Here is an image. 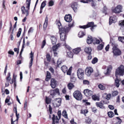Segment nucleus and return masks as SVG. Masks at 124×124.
I'll return each instance as SVG.
<instances>
[{"mask_svg": "<svg viewBox=\"0 0 124 124\" xmlns=\"http://www.w3.org/2000/svg\"><path fill=\"white\" fill-rule=\"evenodd\" d=\"M74 23V22L73 21L71 23H70L69 24L68 26L66 25L62 27L60 21H58L56 24L58 26L59 32L60 35V38L62 40L64 41L66 39L67 34L69 32L70 28L73 26Z\"/></svg>", "mask_w": 124, "mask_h": 124, "instance_id": "obj_1", "label": "nucleus"}, {"mask_svg": "<svg viewBox=\"0 0 124 124\" xmlns=\"http://www.w3.org/2000/svg\"><path fill=\"white\" fill-rule=\"evenodd\" d=\"M115 74L116 77L118 75L123 76L124 74V66L123 65H121L116 69Z\"/></svg>", "mask_w": 124, "mask_h": 124, "instance_id": "obj_2", "label": "nucleus"}, {"mask_svg": "<svg viewBox=\"0 0 124 124\" xmlns=\"http://www.w3.org/2000/svg\"><path fill=\"white\" fill-rule=\"evenodd\" d=\"M112 46L113 47L112 49L113 52L115 55H118L121 54V51L117 47V45L114 43H112Z\"/></svg>", "mask_w": 124, "mask_h": 124, "instance_id": "obj_3", "label": "nucleus"}, {"mask_svg": "<svg viewBox=\"0 0 124 124\" xmlns=\"http://www.w3.org/2000/svg\"><path fill=\"white\" fill-rule=\"evenodd\" d=\"M96 26V25L94 24V23L93 22H89L87 25L83 26H80L79 27L80 28L83 29H85L89 27H91L90 28L91 30L93 31L94 29V27Z\"/></svg>", "mask_w": 124, "mask_h": 124, "instance_id": "obj_4", "label": "nucleus"}, {"mask_svg": "<svg viewBox=\"0 0 124 124\" xmlns=\"http://www.w3.org/2000/svg\"><path fill=\"white\" fill-rule=\"evenodd\" d=\"M73 95L74 98L78 100H81L82 98L81 92L78 90L75 91L73 93Z\"/></svg>", "mask_w": 124, "mask_h": 124, "instance_id": "obj_5", "label": "nucleus"}, {"mask_svg": "<svg viewBox=\"0 0 124 124\" xmlns=\"http://www.w3.org/2000/svg\"><path fill=\"white\" fill-rule=\"evenodd\" d=\"M122 7L120 5H118L115 8H112V12L116 13H118L122 11Z\"/></svg>", "mask_w": 124, "mask_h": 124, "instance_id": "obj_6", "label": "nucleus"}, {"mask_svg": "<svg viewBox=\"0 0 124 124\" xmlns=\"http://www.w3.org/2000/svg\"><path fill=\"white\" fill-rule=\"evenodd\" d=\"M77 75L78 78L80 79H83L84 78V70L81 69H79L77 70Z\"/></svg>", "mask_w": 124, "mask_h": 124, "instance_id": "obj_7", "label": "nucleus"}, {"mask_svg": "<svg viewBox=\"0 0 124 124\" xmlns=\"http://www.w3.org/2000/svg\"><path fill=\"white\" fill-rule=\"evenodd\" d=\"M61 100L60 98L56 99L52 101V102L53 106L54 107H57L60 106L61 103Z\"/></svg>", "mask_w": 124, "mask_h": 124, "instance_id": "obj_8", "label": "nucleus"}, {"mask_svg": "<svg viewBox=\"0 0 124 124\" xmlns=\"http://www.w3.org/2000/svg\"><path fill=\"white\" fill-rule=\"evenodd\" d=\"M93 72V69L90 67H87L85 70V74L88 77L90 76Z\"/></svg>", "mask_w": 124, "mask_h": 124, "instance_id": "obj_9", "label": "nucleus"}, {"mask_svg": "<svg viewBox=\"0 0 124 124\" xmlns=\"http://www.w3.org/2000/svg\"><path fill=\"white\" fill-rule=\"evenodd\" d=\"M106 103V102L105 101L102 100L100 102L96 103V104L97 107L103 108H104V104Z\"/></svg>", "mask_w": 124, "mask_h": 124, "instance_id": "obj_10", "label": "nucleus"}, {"mask_svg": "<svg viewBox=\"0 0 124 124\" xmlns=\"http://www.w3.org/2000/svg\"><path fill=\"white\" fill-rule=\"evenodd\" d=\"M117 21V17L115 16L110 17L109 19V24L110 25L112 23H115Z\"/></svg>", "mask_w": 124, "mask_h": 124, "instance_id": "obj_11", "label": "nucleus"}, {"mask_svg": "<svg viewBox=\"0 0 124 124\" xmlns=\"http://www.w3.org/2000/svg\"><path fill=\"white\" fill-rule=\"evenodd\" d=\"M85 95L86 96H90L93 94V92L88 89L84 90V92Z\"/></svg>", "mask_w": 124, "mask_h": 124, "instance_id": "obj_12", "label": "nucleus"}, {"mask_svg": "<svg viewBox=\"0 0 124 124\" xmlns=\"http://www.w3.org/2000/svg\"><path fill=\"white\" fill-rule=\"evenodd\" d=\"M57 84V82L53 78L51 79L50 85L51 87L54 88L55 87Z\"/></svg>", "mask_w": 124, "mask_h": 124, "instance_id": "obj_13", "label": "nucleus"}, {"mask_svg": "<svg viewBox=\"0 0 124 124\" xmlns=\"http://www.w3.org/2000/svg\"><path fill=\"white\" fill-rule=\"evenodd\" d=\"M64 19L66 22H70L72 20L71 15L70 14L66 15L64 17Z\"/></svg>", "mask_w": 124, "mask_h": 124, "instance_id": "obj_14", "label": "nucleus"}, {"mask_svg": "<svg viewBox=\"0 0 124 124\" xmlns=\"http://www.w3.org/2000/svg\"><path fill=\"white\" fill-rule=\"evenodd\" d=\"M77 4L76 2L74 3H72L71 5V8L75 12L77 11Z\"/></svg>", "mask_w": 124, "mask_h": 124, "instance_id": "obj_15", "label": "nucleus"}, {"mask_svg": "<svg viewBox=\"0 0 124 124\" xmlns=\"http://www.w3.org/2000/svg\"><path fill=\"white\" fill-rule=\"evenodd\" d=\"M21 11L23 14H25L26 13V16H27L28 15L29 13L28 10L27 9L26 10L24 7L23 6L22 7Z\"/></svg>", "mask_w": 124, "mask_h": 124, "instance_id": "obj_16", "label": "nucleus"}, {"mask_svg": "<svg viewBox=\"0 0 124 124\" xmlns=\"http://www.w3.org/2000/svg\"><path fill=\"white\" fill-rule=\"evenodd\" d=\"M51 43L52 44H55L57 41L56 38L54 36H51L50 37Z\"/></svg>", "mask_w": 124, "mask_h": 124, "instance_id": "obj_17", "label": "nucleus"}, {"mask_svg": "<svg viewBox=\"0 0 124 124\" xmlns=\"http://www.w3.org/2000/svg\"><path fill=\"white\" fill-rule=\"evenodd\" d=\"M48 18L47 16H46L45 19V20L43 24L44 30H46V28L47 26L48 23Z\"/></svg>", "mask_w": 124, "mask_h": 124, "instance_id": "obj_18", "label": "nucleus"}, {"mask_svg": "<svg viewBox=\"0 0 124 124\" xmlns=\"http://www.w3.org/2000/svg\"><path fill=\"white\" fill-rule=\"evenodd\" d=\"M85 51L89 54H91L92 51L91 48L90 47H86L84 49Z\"/></svg>", "mask_w": 124, "mask_h": 124, "instance_id": "obj_19", "label": "nucleus"}, {"mask_svg": "<svg viewBox=\"0 0 124 124\" xmlns=\"http://www.w3.org/2000/svg\"><path fill=\"white\" fill-rule=\"evenodd\" d=\"M111 97V94H107L106 93H104L103 94V97L105 99L108 100Z\"/></svg>", "mask_w": 124, "mask_h": 124, "instance_id": "obj_20", "label": "nucleus"}, {"mask_svg": "<svg viewBox=\"0 0 124 124\" xmlns=\"http://www.w3.org/2000/svg\"><path fill=\"white\" fill-rule=\"evenodd\" d=\"M80 51V48L79 47L76 48L73 50V51L74 53L76 54H78Z\"/></svg>", "mask_w": 124, "mask_h": 124, "instance_id": "obj_21", "label": "nucleus"}, {"mask_svg": "<svg viewBox=\"0 0 124 124\" xmlns=\"http://www.w3.org/2000/svg\"><path fill=\"white\" fill-rule=\"evenodd\" d=\"M60 44H58L56 45L53 46L52 47L53 51L54 52H56L58 48L60 46Z\"/></svg>", "mask_w": 124, "mask_h": 124, "instance_id": "obj_22", "label": "nucleus"}, {"mask_svg": "<svg viewBox=\"0 0 124 124\" xmlns=\"http://www.w3.org/2000/svg\"><path fill=\"white\" fill-rule=\"evenodd\" d=\"M93 42V39H92V37L88 36V39L87 40V42L88 44H90Z\"/></svg>", "mask_w": 124, "mask_h": 124, "instance_id": "obj_23", "label": "nucleus"}, {"mask_svg": "<svg viewBox=\"0 0 124 124\" xmlns=\"http://www.w3.org/2000/svg\"><path fill=\"white\" fill-rule=\"evenodd\" d=\"M112 68V67L111 66H109L107 70V71L106 72H104V73L105 75H108L109 74L110 70Z\"/></svg>", "mask_w": 124, "mask_h": 124, "instance_id": "obj_24", "label": "nucleus"}, {"mask_svg": "<svg viewBox=\"0 0 124 124\" xmlns=\"http://www.w3.org/2000/svg\"><path fill=\"white\" fill-rule=\"evenodd\" d=\"M51 75L50 73L48 71L46 72V78L45 80L46 81H48L51 78Z\"/></svg>", "mask_w": 124, "mask_h": 124, "instance_id": "obj_25", "label": "nucleus"}, {"mask_svg": "<svg viewBox=\"0 0 124 124\" xmlns=\"http://www.w3.org/2000/svg\"><path fill=\"white\" fill-rule=\"evenodd\" d=\"M61 69L64 73H65L67 70L68 69L66 66L63 65L61 67Z\"/></svg>", "mask_w": 124, "mask_h": 124, "instance_id": "obj_26", "label": "nucleus"}, {"mask_svg": "<svg viewBox=\"0 0 124 124\" xmlns=\"http://www.w3.org/2000/svg\"><path fill=\"white\" fill-rule=\"evenodd\" d=\"M31 0H26V5H27V6L26 7V8L28 9V10H29L30 9Z\"/></svg>", "mask_w": 124, "mask_h": 124, "instance_id": "obj_27", "label": "nucleus"}, {"mask_svg": "<svg viewBox=\"0 0 124 124\" xmlns=\"http://www.w3.org/2000/svg\"><path fill=\"white\" fill-rule=\"evenodd\" d=\"M45 100L46 103L48 104L51 103V99L48 97L46 96Z\"/></svg>", "mask_w": 124, "mask_h": 124, "instance_id": "obj_28", "label": "nucleus"}, {"mask_svg": "<svg viewBox=\"0 0 124 124\" xmlns=\"http://www.w3.org/2000/svg\"><path fill=\"white\" fill-rule=\"evenodd\" d=\"M115 85L117 87H118L120 85L119 83V80L117 78L115 80Z\"/></svg>", "mask_w": 124, "mask_h": 124, "instance_id": "obj_29", "label": "nucleus"}, {"mask_svg": "<svg viewBox=\"0 0 124 124\" xmlns=\"http://www.w3.org/2000/svg\"><path fill=\"white\" fill-rule=\"evenodd\" d=\"M100 41L99 40L97 39L96 38H94L93 39V43L94 44H98L100 43Z\"/></svg>", "mask_w": 124, "mask_h": 124, "instance_id": "obj_30", "label": "nucleus"}, {"mask_svg": "<svg viewBox=\"0 0 124 124\" xmlns=\"http://www.w3.org/2000/svg\"><path fill=\"white\" fill-rule=\"evenodd\" d=\"M85 35V33L83 31H80L78 34V36L80 38H82Z\"/></svg>", "mask_w": 124, "mask_h": 124, "instance_id": "obj_31", "label": "nucleus"}, {"mask_svg": "<svg viewBox=\"0 0 124 124\" xmlns=\"http://www.w3.org/2000/svg\"><path fill=\"white\" fill-rule=\"evenodd\" d=\"M68 88L70 90L72 89L74 87L73 84L71 83H69L67 85Z\"/></svg>", "mask_w": 124, "mask_h": 124, "instance_id": "obj_32", "label": "nucleus"}, {"mask_svg": "<svg viewBox=\"0 0 124 124\" xmlns=\"http://www.w3.org/2000/svg\"><path fill=\"white\" fill-rule=\"evenodd\" d=\"M46 59L47 60L48 62H50L51 61V56L49 54H47L46 55Z\"/></svg>", "mask_w": 124, "mask_h": 124, "instance_id": "obj_33", "label": "nucleus"}, {"mask_svg": "<svg viewBox=\"0 0 124 124\" xmlns=\"http://www.w3.org/2000/svg\"><path fill=\"white\" fill-rule=\"evenodd\" d=\"M62 115L65 118H68V117L67 116V112L66 110H63L62 114Z\"/></svg>", "mask_w": 124, "mask_h": 124, "instance_id": "obj_34", "label": "nucleus"}, {"mask_svg": "<svg viewBox=\"0 0 124 124\" xmlns=\"http://www.w3.org/2000/svg\"><path fill=\"white\" fill-rule=\"evenodd\" d=\"M73 53L70 51H69L67 53V57L70 58H72L73 57Z\"/></svg>", "mask_w": 124, "mask_h": 124, "instance_id": "obj_35", "label": "nucleus"}, {"mask_svg": "<svg viewBox=\"0 0 124 124\" xmlns=\"http://www.w3.org/2000/svg\"><path fill=\"white\" fill-rule=\"evenodd\" d=\"M98 87L101 90H104L105 89V87L101 84L98 85Z\"/></svg>", "mask_w": 124, "mask_h": 124, "instance_id": "obj_36", "label": "nucleus"}, {"mask_svg": "<svg viewBox=\"0 0 124 124\" xmlns=\"http://www.w3.org/2000/svg\"><path fill=\"white\" fill-rule=\"evenodd\" d=\"M16 76L14 74L13 75V80L14 81V85L15 87L16 86Z\"/></svg>", "mask_w": 124, "mask_h": 124, "instance_id": "obj_37", "label": "nucleus"}, {"mask_svg": "<svg viewBox=\"0 0 124 124\" xmlns=\"http://www.w3.org/2000/svg\"><path fill=\"white\" fill-rule=\"evenodd\" d=\"M108 115L109 116L110 118L112 117L114 115L113 112L111 111L108 112Z\"/></svg>", "mask_w": 124, "mask_h": 124, "instance_id": "obj_38", "label": "nucleus"}, {"mask_svg": "<svg viewBox=\"0 0 124 124\" xmlns=\"http://www.w3.org/2000/svg\"><path fill=\"white\" fill-rule=\"evenodd\" d=\"M104 47V43L103 44H101L99 45L97 47L98 50H101Z\"/></svg>", "mask_w": 124, "mask_h": 124, "instance_id": "obj_39", "label": "nucleus"}, {"mask_svg": "<svg viewBox=\"0 0 124 124\" xmlns=\"http://www.w3.org/2000/svg\"><path fill=\"white\" fill-rule=\"evenodd\" d=\"M118 40L122 42H124V37H119L118 38Z\"/></svg>", "mask_w": 124, "mask_h": 124, "instance_id": "obj_40", "label": "nucleus"}, {"mask_svg": "<svg viewBox=\"0 0 124 124\" xmlns=\"http://www.w3.org/2000/svg\"><path fill=\"white\" fill-rule=\"evenodd\" d=\"M96 15V13L95 11H93L91 17L94 19L95 18Z\"/></svg>", "mask_w": 124, "mask_h": 124, "instance_id": "obj_41", "label": "nucleus"}, {"mask_svg": "<svg viewBox=\"0 0 124 124\" xmlns=\"http://www.w3.org/2000/svg\"><path fill=\"white\" fill-rule=\"evenodd\" d=\"M22 31V29L20 28L19 29L18 32L17 34V37L18 38H19L21 35Z\"/></svg>", "mask_w": 124, "mask_h": 124, "instance_id": "obj_42", "label": "nucleus"}, {"mask_svg": "<svg viewBox=\"0 0 124 124\" xmlns=\"http://www.w3.org/2000/svg\"><path fill=\"white\" fill-rule=\"evenodd\" d=\"M46 1H44L41 3L40 8H43L46 6Z\"/></svg>", "mask_w": 124, "mask_h": 124, "instance_id": "obj_43", "label": "nucleus"}, {"mask_svg": "<svg viewBox=\"0 0 124 124\" xmlns=\"http://www.w3.org/2000/svg\"><path fill=\"white\" fill-rule=\"evenodd\" d=\"M54 1L52 0L50 1L48 3V6L49 7L52 6L54 5Z\"/></svg>", "mask_w": 124, "mask_h": 124, "instance_id": "obj_44", "label": "nucleus"}, {"mask_svg": "<svg viewBox=\"0 0 124 124\" xmlns=\"http://www.w3.org/2000/svg\"><path fill=\"white\" fill-rule=\"evenodd\" d=\"M98 61V59L96 57L94 58L92 60V63L94 64Z\"/></svg>", "mask_w": 124, "mask_h": 124, "instance_id": "obj_45", "label": "nucleus"}, {"mask_svg": "<svg viewBox=\"0 0 124 124\" xmlns=\"http://www.w3.org/2000/svg\"><path fill=\"white\" fill-rule=\"evenodd\" d=\"M10 72H8V74L7 77L6 78V79L7 81H9L10 80L11 78L10 77Z\"/></svg>", "mask_w": 124, "mask_h": 124, "instance_id": "obj_46", "label": "nucleus"}, {"mask_svg": "<svg viewBox=\"0 0 124 124\" xmlns=\"http://www.w3.org/2000/svg\"><path fill=\"white\" fill-rule=\"evenodd\" d=\"M72 67H70L69 69L67 72V74L68 75H70L71 73V70L72 69Z\"/></svg>", "mask_w": 124, "mask_h": 124, "instance_id": "obj_47", "label": "nucleus"}, {"mask_svg": "<svg viewBox=\"0 0 124 124\" xmlns=\"http://www.w3.org/2000/svg\"><path fill=\"white\" fill-rule=\"evenodd\" d=\"M118 93V92L117 91H116L113 92L112 94L113 96H115L117 95Z\"/></svg>", "mask_w": 124, "mask_h": 124, "instance_id": "obj_48", "label": "nucleus"}, {"mask_svg": "<svg viewBox=\"0 0 124 124\" xmlns=\"http://www.w3.org/2000/svg\"><path fill=\"white\" fill-rule=\"evenodd\" d=\"M92 97L93 99L94 100H98V97L96 95H93Z\"/></svg>", "mask_w": 124, "mask_h": 124, "instance_id": "obj_49", "label": "nucleus"}, {"mask_svg": "<svg viewBox=\"0 0 124 124\" xmlns=\"http://www.w3.org/2000/svg\"><path fill=\"white\" fill-rule=\"evenodd\" d=\"M33 28L31 27L29 29L28 32V35H29L30 33H32L33 32Z\"/></svg>", "mask_w": 124, "mask_h": 124, "instance_id": "obj_50", "label": "nucleus"}, {"mask_svg": "<svg viewBox=\"0 0 124 124\" xmlns=\"http://www.w3.org/2000/svg\"><path fill=\"white\" fill-rule=\"evenodd\" d=\"M54 90V93H55V94L56 93H57V94H58L59 95V94H60L59 90V89H58L57 88H56Z\"/></svg>", "mask_w": 124, "mask_h": 124, "instance_id": "obj_51", "label": "nucleus"}, {"mask_svg": "<svg viewBox=\"0 0 124 124\" xmlns=\"http://www.w3.org/2000/svg\"><path fill=\"white\" fill-rule=\"evenodd\" d=\"M64 44H63V45L65 46L66 48L69 50H70L71 49L70 46L68 45H67L65 43V41H64Z\"/></svg>", "mask_w": 124, "mask_h": 124, "instance_id": "obj_52", "label": "nucleus"}, {"mask_svg": "<svg viewBox=\"0 0 124 124\" xmlns=\"http://www.w3.org/2000/svg\"><path fill=\"white\" fill-rule=\"evenodd\" d=\"M46 43V41L45 40H44L42 42V45H41V48L42 49L43 48L44 46L45 45Z\"/></svg>", "mask_w": 124, "mask_h": 124, "instance_id": "obj_53", "label": "nucleus"}, {"mask_svg": "<svg viewBox=\"0 0 124 124\" xmlns=\"http://www.w3.org/2000/svg\"><path fill=\"white\" fill-rule=\"evenodd\" d=\"M83 83L84 84L87 85H88L90 83L89 81L87 80H84L83 81Z\"/></svg>", "mask_w": 124, "mask_h": 124, "instance_id": "obj_54", "label": "nucleus"}, {"mask_svg": "<svg viewBox=\"0 0 124 124\" xmlns=\"http://www.w3.org/2000/svg\"><path fill=\"white\" fill-rule=\"evenodd\" d=\"M10 97L9 96H8L5 100V103H8L10 100Z\"/></svg>", "mask_w": 124, "mask_h": 124, "instance_id": "obj_55", "label": "nucleus"}, {"mask_svg": "<svg viewBox=\"0 0 124 124\" xmlns=\"http://www.w3.org/2000/svg\"><path fill=\"white\" fill-rule=\"evenodd\" d=\"M33 53H32V51H31V52L30 54V58H31V59L33 60Z\"/></svg>", "mask_w": 124, "mask_h": 124, "instance_id": "obj_56", "label": "nucleus"}, {"mask_svg": "<svg viewBox=\"0 0 124 124\" xmlns=\"http://www.w3.org/2000/svg\"><path fill=\"white\" fill-rule=\"evenodd\" d=\"M55 93H54V90H51L50 91V94L51 95H55Z\"/></svg>", "mask_w": 124, "mask_h": 124, "instance_id": "obj_57", "label": "nucleus"}, {"mask_svg": "<svg viewBox=\"0 0 124 124\" xmlns=\"http://www.w3.org/2000/svg\"><path fill=\"white\" fill-rule=\"evenodd\" d=\"M86 122L88 124H90L91 122V120L89 118L88 119L86 120Z\"/></svg>", "mask_w": 124, "mask_h": 124, "instance_id": "obj_58", "label": "nucleus"}, {"mask_svg": "<svg viewBox=\"0 0 124 124\" xmlns=\"http://www.w3.org/2000/svg\"><path fill=\"white\" fill-rule=\"evenodd\" d=\"M101 74L98 71L95 74V77H101Z\"/></svg>", "mask_w": 124, "mask_h": 124, "instance_id": "obj_59", "label": "nucleus"}, {"mask_svg": "<svg viewBox=\"0 0 124 124\" xmlns=\"http://www.w3.org/2000/svg\"><path fill=\"white\" fill-rule=\"evenodd\" d=\"M116 118L118 120V122L116 123H118V124H120L122 122V120H121L119 117H117Z\"/></svg>", "mask_w": 124, "mask_h": 124, "instance_id": "obj_60", "label": "nucleus"}, {"mask_svg": "<svg viewBox=\"0 0 124 124\" xmlns=\"http://www.w3.org/2000/svg\"><path fill=\"white\" fill-rule=\"evenodd\" d=\"M49 111L50 113V114H51L52 113V108L50 105H49Z\"/></svg>", "mask_w": 124, "mask_h": 124, "instance_id": "obj_61", "label": "nucleus"}, {"mask_svg": "<svg viewBox=\"0 0 124 124\" xmlns=\"http://www.w3.org/2000/svg\"><path fill=\"white\" fill-rule=\"evenodd\" d=\"M11 124H17V120H15L14 122H13L12 118H11Z\"/></svg>", "mask_w": 124, "mask_h": 124, "instance_id": "obj_62", "label": "nucleus"}, {"mask_svg": "<svg viewBox=\"0 0 124 124\" xmlns=\"http://www.w3.org/2000/svg\"><path fill=\"white\" fill-rule=\"evenodd\" d=\"M33 60H32V59H31L30 61V62L29 65V67L30 68H31V67L32 66V62Z\"/></svg>", "mask_w": 124, "mask_h": 124, "instance_id": "obj_63", "label": "nucleus"}, {"mask_svg": "<svg viewBox=\"0 0 124 124\" xmlns=\"http://www.w3.org/2000/svg\"><path fill=\"white\" fill-rule=\"evenodd\" d=\"M76 79L74 77L72 78L71 77V78L70 81L71 82H74L76 81Z\"/></svg>", "mask_w": 124, "mask_h": 124, "instance_id": "obj_64", "label": "nucleus"}]
</instances>
